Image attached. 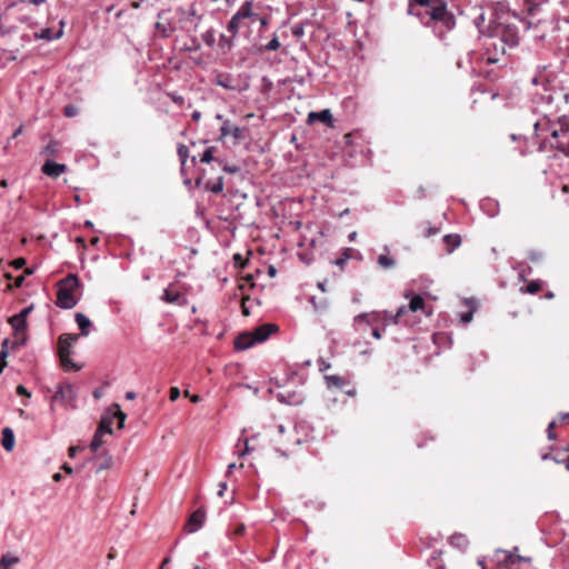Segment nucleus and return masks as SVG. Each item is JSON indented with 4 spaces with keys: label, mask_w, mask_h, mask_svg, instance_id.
<instances>
[{
    "label": "nucleus",
    "mask_w": 569,
    "mask_h": 569,
    "mask_svg": "<svg viewBox=\"0 0 569 569\" xmlns=\"http://www.w3.org/2000/svg\"><path fill=\"white\" fill-rule=\"evenodd\" d=\"M77 398V392L74 387L71 383L63 382L57 386L56 393L51 398L50 410L54 411V402L59 401L66 408H76L74 400Z\"/></svg>",
    "instance_id": "nucleus-8"
},
{
    "label": "nucleus",
    "mask_w": 569,
    "mask_h": 569,
    "mask_svg": "<svg viewBox=\"0 0 569 569\" xmlns=\"http://www.w3.org/2000/svg\"><path fill=\"white\" fill-rule=\"evenodd\" d=\"M20 559L10 553H6L0 558V569H13L18 565Z\"/></svg>",
    "instance_id": "nucleus-25"
},
{
    "label": "nucleus",
    "mask_w": 569,
    "mask_h": 569,
    "mask_svg": "<svg viewBox=\"0 0 569 569\" xmlns=\"http://www.w3.org/2000/svg\"><path fill=\"white\" fill-rule=\"evenodd\" d=\"M74 320L80 329V335L87 337L90 333V328L92 327L90 319L86 315L78 312L74 316Z\"/></svg>",
    "instance_id": "nucleus-19"
},
{
    "label": "nucleus",
    "mask_w": 569,
    "mask_h": 569,
    "mask_svg": "<svg viewBox=\"0 0 569 569\" xmlns=\"http://www.w3.org/2000/svg\"><path fill=\"white\" fill-rule=\"evenodd\" d=\"M231 137L233 143H239L244 138V128H240L230 120H223L220 128V140Z\"/></svg>",
    "instance_id": "nucleus-10"
},
{
    "label": "nucleus",
    "mask_w": 569,
    "mask_h": 569,
    "mask_svg": "<svg viewBox=\"0 0 569 569\" xmlns=\"http://www.w3.org/2000/svg\"><path fill=\"white\" fill-rule=\"evenodd\" d=\"M60 151V143L57 140H50L49 143L43 148L42 153L49 157H57Z\"/></svg>",
    "instance_id": "nucleus-29"
},
{
    "label": "nucleus",
    "mask_w": 569,
    "mask_h": 569,
    "mask_svg": "<svg viewBox=\"0 0 569 569\" xmlns=\"http://www.w3.org/2000/svg\"><path fill=\"white\" fill-rule=\"evenodd\" d=\"M482 47L483 54L480 56L481 59H486L487 64H493L500 61L501 57L506 53V48L508 46L488 31V36L485 38Z\"/></svg>",
    "instance_id": "nucleus-6"
},
{
    "label": "nucleus",
    "mask_w": 569,
    "mask_h": 569,
    "mask_svg": "<svg viewBox=\"0 0 569 569\" xmlns=\"http://www.w3.org/2000/svg\"><path fill=\"white\" fill-rule=\"evenodd\" d=\"M9 340L4 339L2 342V349L0 351V373L2 372L3 368L6 367V358L8 356L7 347H8Z\"/></svg>",
    "instance_id": "nucleus-41"
},
{
    "label": "nucleus",
    "mask_w": 569,
    "mask_h": 569,
    "mask_svg": "<svg viewBox=\"0 0 569 569\" xmlns=\"http://www.w3.org/2000/svg\"><path fill=\"white\" fill-rule=\"evenodd\" d=\"M277 400L281 403H286V405H298L300 403V400H297L295 399L296 395L295 393H283V392H279L277 396Z\"/></svg>",
    "instance_id": "nucleus-34"
},
{
    "label": "nucleus",
    "mask_w": 569,
    "mask_h": 569,
    "mask_svg": "<svg viewBox=\"0 0 569 569\" xmlns=\"http://www.w3.org/2000/svg\"><path fill=\"white\" fill-rule=\"evenodd\" d=\"M24 263H26V260L23 258H18V259L13 260L11 264L14 269H20L24 266Z\"/></svg>",
    "instance_id": "nucleus-55"
},
{
    "label": "nucleus",
    "mask_w": 569,
    "mask_h": 569,
    "mask_svg": "<svg viewBox=\"0 0 569 569\" xmlns=\"http://www.w3.org/2000/svg\"><path fill=\"white\" fill-rule=\"evenodd\" d=\"M450 543L455 547L465 549L467 548L469 541L463 533L456 532L450 537Z\"/></svg>",
    "instance_id": "nucleus-27"
},
{
    "label": "nucleus",
    "mask_w": 569,
    "mask_h": 569,
    "mask_svg": "<svg viewBox=\"0 0 569 569\" xmlns=\"http://www.w3.org/2000/svg\"><path fill=\"white\" fill-rule=\"evenodd\" d=\"M180 397V390L178 387H171L170 388V400L176 401Z\"/></svg>",
    "instance_id": "nucleus-52"
},
{
    "label": "nucleus",
    "mask_w": 569,
    "mask_h": 569,
    "mask_svg": "<svg viewBox=\"0 0 569 569\" xmlns=\"http://www.w3.org/2000/svg\"><path fill=\"white\" fill-rule=\"evenodd\" d=\"M176 104L178 106H183L184 103V98L180 94H178L177 92H167L166 93Z\"/></svg>",
    "instance_id": "nucleus-45"
},
{
    "label": "nucleus",
    "mask_w": 569,
    "mask_h": 569,
    "mask_svg": "<svg viewBox=\"0 0 569 569\" xmlns=\"http://www.w3.org/2000/svg\"><path fill=\"white\" fill-rule=\"evenodd\" d=\"M281 47L277 33H273L272 39L260 48L261 51H277Z\"/></svg>",
    "instance_id": "nucleus-36"
},
{
    "label": "nucleus",
    "mask_w": 569,
    "mask_h": 569,
    "mask_svg": "<svg viewBox=\"0 0 569 569\" xmlns=\"http://www.w3.org/2000/svg\"><path fill=\"white\" fill-rule=\"evenodd\" d=\"M156 29L164 38H168L170 36L171 28H170L169 23L157 22Z\"/></svg>",
    "instance_id": "nucleus-42"
},
{
    "label": "nucleus",
    "mask_w": 569,
    "mask_h": 569,
    "mask_svg": "<svg viewBox=\"0 0 569 569\" xmlns=\"http://www.w3.org/2000/svg\"><path fill=\"white\" fill-rule=\"evenodd\" d=\"M541 288H542V284L540 281L532 280L526 287H521L520 292L535 295V293L539 292L541 290Z\"/></svg>",
    "instance_id": "nucleus-30"
},
{
    "label": "nucleus",
    "mask_w": 569,
    "mask_h": 569,
    "mask_svg": "<svg viewBox=\"0 0 569 569\" xmlns=\"http://www.w3.org/2000/svg\"><path fill=\"white\" fill-rule=\"evenodd\" d=\"M406 313H407L406 306H401L400 308H398V310L395 315L387 310L381 311L382 326L386 327L389 325H398L399 322H401V319H402L403 315H406Z\"/></svg>",
    "instance_id": "nucleus-15"
},
{
    "label": "nucleus",
    "mask_w": 569,
    "mask_h": 569,
    "mask_svg": "<svg viewBox=\"0 0 569 569\" xmlns=\"http://www.w3.org/2000/svg\"><path fill=\"white\" fill-rule=\"evenodd\" d=\"M531 111L536 117L535 136L549 134L553 140L551 147L569 157V141L561 140L569 133V93L543 87L542 92L533 94Z\"/></svg>",
    "instance_id": "nucleus-1"
},
{
    "label": "nucleus",
    "mask_w": 569,
    "mask_h": 569,
    "mask_svg": "<svg viewBox=\"0 0 569 569\" xmlns=\"http://www.w3.org/2000/svg\"><path fill=\"white\" fill-rule=\"evenodd\" d=\"M443 242L446 244L447 251L451 253L461 244V238L459 234H446L443 237Z\"/></svg>",
    "instance_id": "nucleus-23"
},
{
    "label": "nucleus",
    "mask_w": 569,
    "mask_h": 569,
    "mask_svg": "<svg viewBox=\"0 0 569 569\" xmlns=\"http://www.w3.org/2000/svg\"><path fill=\"white\" fill-rule=\"evenodd\" d=\"M378 264L383 269H390L396 266V261L393 258L388 254H380L377 260Z\"/></svg>",
    "instance_id": "nucleus-35"
},
{
    "label": "nucleus",
    "mask_w": 569,
    "mask_h": 569,
    "mask_svg": "<svg viewBox=\"0 0 569 569\" xmlns=\"http://www.w3.org/2000/svg\"><path fill=\"white\" fill-rule=\"evenodd\" d=\"M365 322L368 326H371V312L359 313L353 318V326H358Z\"/></svg>",
    "instance_id": "nucleus-39"
},
{
    "label": "nucleus",
    "mask_w": 569,
    "mask_h": 569,
    "mask_svg": "<svg viewBox=\"0 0 569 569\" xmlns=\"http://www.w3.org/2000/svg\"><path fill=\"white\" fill-rule=\"evenodd\" d=\"M521 22V19L515 13L495 11L493 18L490 19L488 31L509 48H515L519 44L518 23Z\"/></svg>",
    "instance_id": "nucleus-3"
},
{
    "label": "nucleus",
    "mask_w": 569,
    "mask_h": 569,
    "mask_svg": "<svg viewBox=\"0 0 569 569\" xmlns=\"http://www.w3.org/2000/svg\"><path fill=\"white\" fill-rule=\"evenodd\" d=\"M216 150L214 147H208L203 153L201 154L200 157V161L201 162H206V163H209L211 161L214 160V157H213V151Z\"/></svg>",
    "instance_id": "nucleus-43"
},
{
    "label": "nucleus",
    "mask_w": 569,
    "mask_h": 569,
    "mask_svg": "<svg viewBox=\"0 0 569 569\" xmlns=\"http://www.w3.org/2000/svg\"><path fill=\"white\" fill-rule=\"evenodd\" d=\"M222 169H223L224 172H228V173H237V172L240 171V168L238 166H228V164H226V166H223Z\"/></svg>",
    "instance_id": "nucleus-54"
},
{
    "label": "nucleus",
    "mask_w": 569,
    "mask_h": 569,
    "mask_svg": "<svg viewBox=\"0 0 569 569\" xmlns=\"http://www.w3.org/2000/svg\"><path fill=\"white\" fill-rule=\"evenodd\" d=\"M111 466H112V458L110 456L99 458L97 467H96V471L100 472L102 470L109 469Z\"/></svg>",
    "instance_id": "nucleus-38"
},
{
    "label": "nucleus",
    "mask_w": 569,
    "mask_h": 569,
    "mask_svg": "<svg viewBox=\"0 0 569 569\" xmlns=\"http://www.w3.org/2000/svg\"><path fill=\"white\" fill-rule=\"evenodd\" d=\"M315 121H320L327 124L328 127H333V118L329 109H323L319 112L311 111L308 114V122L313 123Z\"/></svg>",
    "instance_id": "nucleus-17"
},
{
    "label": "nucleus",
    "mask_w": 569,
    "mask_h": 569,
    "mask_svg": "<svg viewBox=\"0 0 569 569\" xmlns=\"http://www.w3.org/2000/svg\"><path fill=\"white\" fill-rule=\"evenodd\" d=\"M371 335L375 339H381L382 337V333H381V330L378 328V327H375L371 331Z\"/></svg>",
    "instance_id": "nucleus-60"
},
{
    "label": "nucleus",
    "mask_w": 569,
    "mask_h": 569,
    "mask_svg": "<svg viewBox=\"0 0 569 569\" xmlns=\"http://www.w3.org/2000/svg\"><path fill=\"white\" fill-rule=\"evenodd\" d=\"M201 118V112L199 110H194L192 113H191V119L193 121H199Z\"/></svg>",
    "instance_id": "nucleus-63"
},
{
    "label": "nucleus",
    "mask_w": 569,
    "mask_h": 569,
    "mask_svg": "<svg viewBox=\"0 0 569 569\" xmlns=\"http://www.w3.org/2000/svg\"><path fill=\"white\" fill-rule=\"evenodd\" d=\"M137 398V393L134 391H127L126 392V399L127 400H134Z\"/></svg>",
    "instance_id": "nucleus-64"
},
{
    "label": "nucleus",
    "mask_w": 569,
    "mask_h": 569,
    "mask_svg": "<svg viewBox=\"0 0 569 569\" xmlns=\"http://www.w3.org/2000/svg\"><path fill=\"white\" fill-rule=\"evenodd\" d=\"M382 316L381 311H372L371 312V326L375 323H381L382 325Z\"/></svg>",
    "instance_id": "nucleus-48"
},
{
    "label": "nucleus",
    "mask_w": 569,
    "mask_h": 569,
    "mask_svg": "<svg viewBox=\"0 0 569 569\" xmlns=\"http://www.w3.org/2000/svg\"><path fill=\"white\" fill-rule=\"evenodd\" d=\"M260 3L254 0L243 1L238 10L233 13L231 19L228 21L227 30L232 34L237 36L240 29L249 28L251 24L257 22L260 14Z\"/></svg>",
    "instance_id": "nucleus-4"
},
{
    "label": "nucleus",
    "mask_w": 569,
    "mask_h": 569,
    "mask_svg": "<svg viewBox=\"0 0 569 569\" xmlns=\"http://www.w3.org/2000/svg\"><path fill=\"white\" fill-rule=\"evenodd\" d=\"M204 518H206L204 511L201 509H197L189 517V519L186 523V527H184L186 531L190 532V533L198 531L202 527Z\"/></svg>",
    "instance_id": "nucleus-13"
},
{
    "label": "nucleus",
    "mask_w": 569,
    "mask_h": 569,
    "mask_svg": "<svg viewBox=\"0 0 569 569\" xmlns=\"http://www.w3.org/2000/svg\"><path fill=\"white\" fill-rule=\"evenodd\" d=\"M203 187L207 191L220 193L223 190V179L222 177L209 179L204 182Z\"/></svg>",
    "instance_id": "nucleus-21"
},
{
    "label": "nucleus",
    "mask_w": 569,
    "mask_h": 569,
    "mask_svg": "<svg viewBox=\"0 0 569 569\" xmlns=\"http://www.w3.org/2000/svg\"><path fill=\"white\" fill-rule=\"evenodd\" d=\"M177 153L181 163V170H183L189 158V149L186 144L179 143L177 148Z\"/></svg>",
    "instance_id": "nucleus-32"
},
{
    "label": "nucleus",
    "mask_w": 569,
    "mask_h": 569,
    "mask_svg": "<svg viewBox=\"0 0 569 569\" xmlns=\"http://www.w3.org/2000/svg\"><path fill=\"white\" fill-rule=\"evenodd\" d=\"M32 307H27L24 309H22L18 315L21 317V318H24V320H27V317L29 315V312L31 311Z\"/></svg>",
    "instance_id": "nucleus-61"
},
{
    "label": "nucleus",
    "mask_w": 569,
    "mask_h": 569,
    "mask_svg": "<svg viewBox=\"0 0 569 569\" xmlns=\"http://www.w3.org/2000/svg\"><path fill=\"white\" fill-rule=\"evenodd\" d=\"M17 393L19 396H26V397H30L31 396L30 392L27 390V388L24 386H22V385H19L17 387Z\"/></svg>",
    "instance_id": "nucleus-56"
},
{
    "label": "nucleus",
    "mask_w": 569,
    "mask_h": 569,
    "mask_svg": "<svg viewBox=\"0 0 569 569\" xmlns=\"http://www.w3.org/2000/svg\"><path fill=\"white\" fill-rule=\"evenodd\" d=\"M78 340V336L74 333H63L58 340V353L70 355L72 345Z\"/></svg>",
    "instance_id": "nucleus-14"
},
{
    "label": "nucleus",
    "mask_w": 569,
    "mask_h": 569,
    "mask_svg": "<svg viewBox=\"0 0 569 569\" xmlns=\"http://www.w3.org/2000/svg\"><path fill=\"white\" fill-rule=\"evenodd\" d=\"M407 13L417 17L440 39L456 27L455 14L448 9L445 0H427V3L417 6L408 4Z\"/></svg>",
    "instance_id": "nucleus-2"
},
{
    "label": "nucleus",
    "mask_w": 569,
    "mask_h": 569,
    "mask_svg": "<svg viewBox=\"0 0 569 569\" xmlns=\"http://www.w3.org/2000/svg\"><path fill=\"white\" fill-rule=\"evenodd\" d=\"M318 365H319V370L320 371H326V370H328L330 368V363L327 362L323 359H319Z\"/></svg>",
    "instance_id": "nucleus-57"
},
{
    "label": "nucleus",
    "mask_w": 569,
    "mask_h": 569,
    "mask_svg": "<svg viewBox=\"0 0 569 569\" xmlns=\"http://www.w3.org/2000/svg\"><path fill=\"white\" fill-rule=\"evenodd\" d=\"M351 251H352L351 248L343 249L341 256L339 258H337L333 261V263L342 269L345 267L346 262L351 258Z\"/></svg>",
    "instance_id": "nucleus-37"
},
{
    "label": "nucleus",
    "mask_w": 569,
    "mask_h": 569,
    "mask_svg": "<svg viewBox=\"0 0 569 569\" xmlns=\"http://www.w3.org/2000/svg\"><path fill=\"white\" fill-rule=\"evenodd\" d=\"M59 358H60L61 365L64 370H76L77 371V370L81 369L80 366H78L76 362H73L70 359V355H59Z\"/></svg>",
    "instance_id": "nucleus-31"
},
{
    "label": "nucleus",
    "mask_w": 569,
    "mask_h": 569,
    "mask_svg": "<svg viewBox=\"0 0 569 569\" xmlns=\"http://www.w3.org/2000/svg\"><path fill=\"white\" fill-rule=\"evenodd\" d=\"M556 426V422L555 421H551L549 425H548V428H547V433H548V439L549 440H555L556 439V433L553 432V428Z\"/></svg>",
    "instance_id": "nucleus-51"
},
{
    "label": "nucleus",
    "mask_w": 569,
    "mask_h": 569,
    "mask_svg": "<svg viewBox=\"0 0 569 569\" xmlns=\"http://www.w3.org/2000/svg\"><path fill=\"white\" fill-rule=\"evenodd\" d=\"M303 33H305V31H303V27L302 26H298L297 24V26L292 27V34L295 37L300 38V37L303 36Z\"/></svg>",
    "instance_id": "nucleus-53"
},
{
    "label": "nucleus",
    "mask_w": 569,
    "mask_h": 569,
    "mask_svg": "<svg viewBox=\"0 0 569 569\" xmlns=\"http://www.w3.org/2000/svg\"><path fill=\"white\" fill-rule=\"evenodd\" d=\"M226 490H227V482H220L219 483L218 496L222 497Z\"/></svg>",
    "instance_id": "nucleus-62"
},
{
    "label": "nucleus",
    "mask_w": 569,
    "mask_h": 569,
    "mask_svg": "<svg viewBox=\"0 0 569 569\" xmlns=\"http://www.w3.org/2000/svg\"><path fill=\"white\" fill-rule=\"evenodd\" d=\"M277 330H278L277 325L263 323V325L257 327L252 331V333H253L257 342H263L271 336L272 332H276Z\"/></svg>",
    "instance_id": "nucleus-16"
},
{
    "label": "nucleus",
    "mask_w": 569,
    "mask_h": 569,
    "mask_svg": "<svg viewBox=\"0 0 569 569\" xmlns=\"http://www.w3.org/2000/svg\"><path fill=\"white\" fill-rule=\"evenodd\" d=\"M257 343L252 332H243L234 340L236 350H247Z\"/></svg>",
    "instance_id": "nucleus-18"
},
{
    "label": "nucleus",
    "mask_w": 569,
    "mask_h": 569,
    "mask_svg": "<svg viewBox=\"0 0 569 569\" xmlns=\"http://www.w3.org/2000/svg\"><path fill=\"white\" fill-rule=\"evenodd\" d=\"M542 256H543V254H542V252H540V251H530V252H529V259H530V261H532V262H538V261H540V260L542 259Z\"/></svg>",
    "instance_id": "nucleus-50"
},
{
    "label": "nucleus",
    "mask_w": 569,
    "mask_h": 569,
    "mask_svg": "<svg viewBox=\"0 0 569 569\" xmlns=\"http://www.w3.org/2000/svg\"><path fill=\"white\" fill-rule=\"evenodd\" d=\"M508 563L510 565H515L516 562H519V561H527L528 559L525 558V557H521V556H516V555H512V553H507L506 555V559H505Z\"/></svg>",
    "instance_id": "nucleus-44"
},
{
    "label": "nucleus",
    "mask_w": 569,
    "mask_h": 569,
    "mask_svg": "<svg viewBox=\"0 0 569 569\" xmlns=\"http://www.w3.org/2000/svg\"><path fill=\"white\" fill-rule=\"evenodd\" d=\"M257 22H259L260 24V29H264L269 26L270 23V16L268 14H259L258 19H257Z\"/></svg>",
    "instance_id": "nucleus-46"
},
{
    "label": "nucleus",
    "mask_w": 569,
    "mask_h": 569,
    "mask_svg": "<svg viewBox=\"0 0 569 569\" xmlns=\"http://www.w3.org/2000/svg\"><path fill=\"white\" fill-rule=\"evenodd\" d=\"M2 446L7 451H11L14 446V433L11 428L2 430Z\"/></svg>",
    "instance_id": "nucleus-22"
},
{
    "label": "nucleus",
    "mask_w": 569,
    "mask_h": 569,
    "mask_svg": "<svg viewBox=\"0 0 569 569\" xmlns=\"http://www.w3.org/2000/svg\"><path fill=\"white\" fill-rule=\"evenodd\" d=\"M57 301L56 305L61 309H72L79 301L78 290L81 282L77 274L69 273L61 279L58 283Z\"/></svg>",
    "instance_id": "nucleus-5"
},
{
    "label": "nucleus",
    "mask_w": 569,
    "mask_h": 569,
    "mask_svg": "<svg viewBox=\"0 0 569 569\" xmlns=\"http://www.w3.org/2000/svg\"><path fill=\"white\" fill-rule=\"evenodd\" d=\"M440 232V229L438 227H429L427 232L425 233L426 237H431Z\"/></svg>",
    "instance_id": "nucleus-58"
},
{
    "label": "nucleus",
    "mask_w": 569,
    "mask_h": 569,
    "mask_svg": "<svg viewBox=\"0 0 569 569\" xmlns=\"http://www.w3.org/2000/svg\"><path fill=\"white\" fill-rule=\"evenodd\" d=\"M481 54H483V48L481 50H468L465 57L458 59V68L469 70L472 74H482V64L486 63V59H481L479 57Z\"/></svg>",
    "instance_id": "nucleus-7"
},
{
    "label": "nucleus",
    "mask_w": 569,
    "mask_h": 569,
    "mask_svg": "<svg viewBox=\"0 0 569 569\" xmlns=\"http://www.w3.org/2000/svg\"><path fill=\"white\" fill-rule=\"evenodd\" d=\"M325 379L328 387L342 388L347 383L345 378L337 375L325 376Z\"/></svg>",
    "instance_id": "nucleus-28"
},
{
    "label": "nucleus",
    "mask_w": 569,
    "mask_h": 569,
    "mask_svg": "<svg viewBox=\"0 0 569 569\" xmlns=\"http://www.w3.org/2000/svg\"><path fill=\"white\" fill-rule=\"evenodd\" d=\"M161 299L168 303L178 306H184L188 302L186 297L180 291L176 290L172 283L163 290Z\"/></svg>",
    "instance_id": "nucleus-11"
},
{
    "label": "nucleus",
    "mask_w": 569,
    "mask_h": 569,
    "mask_svg": "<svg viewBox=\"0 0 569 569\" xmlns=\"http://www.w3.org/2000/svg\"><path fill=\"white\" fill-rule=\"evenodd\" d=\"M418 310H421V311H423V312H427V311H426V303H425V299H423L421 296H419V295L415 296V297L410 300L409 306L407 307V312H408V311L416 312V311H418Z\"/></svg>",
    "instance_id": "nucleus-24"
},
{
    "label": "nucleus",
    "mask_w": 569,
    "mask_h": 569,
    "mask_svg": "<svg viewBox=\"0 0 569 569\" xmlns=\"http://www.w3.org/2000/svg\"><path fill=\"white\" fill-rule=\"evenodd\" d=\"M68 167L63 163H58L52 160H47L42 167L41 172L50 178H58L62 173L67 172Z\"/></svg>",
    "instance_id": "nucleus-12"
},
{
    "label": "nucleus",
    "mask_w": 569,
    "mask_h": 569,
    "mask_svg": "<svg viewBox=\"0 0 569 569\" xmlns=\"http://www.w3.org/2000/svg\"><path fill=\"white\" fill-rule=\"evenodd\" d=\"M104 435L103 433H99V430H96L94 435H93V439L90 443V449L96 452L101 446H102V437Z\"/></svg>",
    "instance_id": "nucleus-40"
},
{
    "label": "nucleus",
    "mask_w": 569,
    "mask_h": 569,
    "mask_svg": "<svg viewBox=\"0 0 569 569\" xmlns=\"http://www.w3.org/2000/svg\"><path fill=\"white\" fill-rule=\"evenodd\" d=\"M463 303L468 307V311L461 312L459 315V317H460V321L463 325H468L472 320L473 313L477 309V305L473 300H470V299H465Z\"/></svg>",
    "instance_id": "nucleus-20"
},
{
    "label": "nucleus",
    "mask_w": 569,
    "mask_h": 569,
    "mask_svg": "<svg viewBox=\"0 0 569 569\" xmlns=\"http://www.w3.org/2000/svg\"><path fill=\"white\" fill-rule=\"evenodd\" d=\"M9 323L16 332H23L27 328V320L21 318L18 313L9 319Z\"/></svg>",
    "instance_id": "nucleus-26"
},
{
    "label": "nucleus",
    "mask_w": 569,
    "mask_h": 569,
    "mask_svg": "<svg viewBox=\"0 0 569 569\" xmlns=\"http://www.w3.org/2000/svg\"><path fill=\"white\" fill-rule=\"evenodd\" d=\"M112 409H114L112 412H107L106 415L102 416L100 423L97 428V430H99V433L111 435L112 433V423H113L114 418L118 419V427L120 429L123 428L124 421L127 418L126 413H123L120 410L119 405H113Z\"/></svg>",
    "instance_id": "nucleus-9"
},
{
    "label": "nucleus",
    "mask_w": 569,
    "mask_h": 569,
    "mask_svg": "<svg viewBox=\"0 0 569 569\" xmlns=\"http://www.w3.org/2000/svg\"><path fill=\"white\" fill-rule=\"evenodd\" d=\"M485 22V17L483 14H480L478 18L475 19V23L476 26L478 27L479 31L482 32V27H481V23Z\"/></svg>",
    "instance_id": "nucleus-59"
},
{
    "label": "nucleus",
    "mask_w": 569,
    "mask_h": 569,
    "mask_svg": "<svg viewBox=\"0 0 569 569\" xmlns=\"http://www.w3.org/2000/svg\"><path fill=\"white\" fill-rule=\"evenodd\" d=\"M78 110L73 106H66L63 109V113L66 117H74L77 114Z\"/></svg>",
    "instance_id": "nucleus-49"
},
{
    "label": "nucleus",
    "mask_w": 569,
    "mask_h": 569,
    "mask_svg": "<svg viewBox=\"0 0 569 569\" xmlns=\"http://www.w3.org/2000/svg\"><path fill=\"white\" fill-rule=\"evenodd\" d=\"M202 40L206 42V44L212 47L214 43V36L211 31H207L202 34Z\"/></svg>",
    "instance_id": "nucleus-47"
},
{
    "label": "nucleus",
    "mask_w": 569,
    "mask_h": 569,
    "mask_svg": "<svg viewBox=\"0 0 569 569\" xmlns=\"http://www.w3.org/2000/svg\"><path fill=\"white\" fill-rule=\"evenodd\" d=\"M62 36V31H59L57 34H53L52 30L50 28L42 29L40 33H36L34 37L37 39H43V40H52L58 39Z\"/></svg>",
    "instance_id": "nucleus-33"
}]
</instances>
